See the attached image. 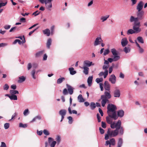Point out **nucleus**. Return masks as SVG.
<instances>
[{
    "label": "nucleus",
    "instance_id": "nucleus-37",
    "mask_svg": "<svg viewBox=\"0 0 147 147\" xmlns=\"http://www.w3.org/2000/svg\"><path fill=\"white\" fill-rule=\"evenodd\" d=\"M90 108L91 109H94L96 107L95 103L94 102H91L90 105Z\"/></svg>",
    "mask_w": 147,
    "mask_h": 147
},
{
    "label": "nucleus",
    "instance_id": "nucleus-35",
    "mask_svg": "<svg viewBox=\"0 0 147 147\" xmlns=\"http://www.w3.org/2000/svg\"><path fill=\"white\" fill-rule=\"evenodd\" d=\"M110 142V146L111 145H112L113 146L115 145L116 143L115 140L113 138H112L109 141Z\"/></svg>",
    "mask_w": 147,
    "mask_h": 147
},
{
    "label": "nucleus",
    "instance_id": "nucleus-14",
    "mask_svg": "<svg viewBox=\"0 0 147 147\" xmlns=\"http://www.w3.org/2000/svg\"><path fill=\"white\" fill-rule=\"evenodd\" d=\"M109 65H105L104 64L103 67L102 69L105 70V75L104 76V78H106L107 76L108 75V71L107 70V69L109 67Z\"/></svg>",
    "mask_w": 147,
    "mask_h": 147
},
{
    "label": "nucleus",
    "instance_id": "nucleus-4",
    "mask_svg": "<svg viewBox=\"0 0 147 147\" xmlns=\"http://www.w3.org/2000/svg\"><path fill=\"white\" fill-rule=\"evenodd\" d=\"M141 25L140 22H134V25L133 26V29L135 31L136 33H138L141 31V29L140 28Z\"/></svg>",
    "mask_w": 147,
    "mask_h": 147
},
{
    "label": "nucleus",
    "instance_id": "nucleus-22",
    "mask_svg": "<svg viewBox=\"0 0 147 147\" xmlns=\"http://www.w3.org/2000/svg\"><path fill=\"white\" fill-rule=\"evenodd\" d=\"M112 118L111 117H106V119L107 123L109 124H111V125L113 124L112 120Z\"/></svg>",
    "mask_w": 147,
    "mask_h": 147
},
{
    "label": "nucleus",
    "instance_id": "nucleus-30",
    "mask_svg": "<svg viewBox=\"0 0 147 147\" xmlns=\"http://www.w3.org/2000/svg\"><path fill=\"white\" fill-rule=\"evenodd\" d=\"M44 53V51H39L36 54L35 56L36 57H38L43 54Z\"/></svg>",
    "mask_w": 147,
    "mask_h": 147
},
{
    "label": "nucleus",
    "instance_id": "nucleus-12",
    "mask_svg": "<svg viewBox=\"0 0 147 147\" xmlns=\"http://www.w3.org/2000/svg\"><path fill=\"white\" fill-rule=\"evenodd\" d=\"M117 114H116V116L117 117L116 119H118V117H122L124 115V111L122 110H120L118 111L117 112Z\"/></svg>",
    "mask_w": 147,
    "mask_h": 147
},
{
    "label": "nucleus",
    "instance_id": "nucleus-40",
    "mask_svg": "<svg viewBox=\"0 0 147 147\" xmlns=\"http://www.w3.org/2000/svg\"><path fill=\"white\" fill-rule=\"evenodd\" d=\"M138 42L141 43H143L144 42L143 39L141 36H139L137 38Z\"/></svg>",
    "mask_w": 147,
    "mask_h": 147
},
{
    "label": "nucleus",
    "instance_id": "nucleus-43",
    "mask_svg": "<svg viewBox=\"0 0 147 147\" xmlns=\"http://www.w3.org/2000/svg\"><path fill=\"white\" fill-rule=\"evenodd\" d=\"M35 73V69L32 70L31 73V74L32 77L33 78L35 79H36V77L34 76Z\"/></svg>",
    "mask_w": 147,
    "mask_h": 147
},
{
    "label": "nucleus",
    "instance_id": "nucleus-64",
    "mask_svg": "<svg viewBox=\"0 0 147 147\" xmlns=\"http://www.w3.org/2000/svg\"><path fill=\"white\" fill-rule=\"evenodd\" d=\"M109 135L107 133V134L105 135V140H107L109 138Z\"/></svg>",
    "mask_w": 147,
    "mask_h": 147
},
{
    "label": "nucleus",
    "instance_id": "nucleus-59",
    "mask_svg": "<svg viewBox=\"0 0 147 147\" xmlns=\"http://www.w3.org/2000/svg\"><path fill=\"white\" fill-rule=\"evenodd\" d=\"M16 28V27H14L12 28L9 30V32H14Z\"/></svg>",
    "mask_w": 147,
    "mask_h": 147
},
{
    "label": "nucleus",
    "instance_id": "nucleus-3",
    "mask_svg": "<svg viewBox=\"0 0 147 147\" xmlns=\"http://www.w3.org/2000/svg\"><path fill=\"white\" fill-rule=\"evenodd\" d=\"M111 98V95L110 93L107 91H105L104 94L101 96V99L102 100L101 102L102 106L104 107L107 102H109V99Z\"/></svg>",
    "mask_w": 147,
    "mask_h": 147
},
{
    "label": "nucleus",
    "instance_id": "nucleus-15",
    "mask_svg": "<svg viewBox=\"0 0 147 147\" xmlns=\"http://www.w3.org/2000/svg\"><path fill=\"white\" fill-rule=\"evenodd\" d=\"M101 41H102L101 37H98L95 39V40L94 45L95 46L98 45L100 43Z\"/></svg>",
    "mask_w": 147,
    "mask_h": 147
},
{
    "label": "nucleus",
    "instance_id": "nucleus-62",
    "mask_svg": "<svg viewBox=\"0 0 147 147\" xmlns=\"http://www.w3.org/2000/svg\"><path fill=\"white\" fill-rule=\"evenodd\" d=\"M10 27H11V26H10V25H5V26H4V28L5 29L7 30V29H8L9 28H10Z\"/></svg>",
    "mask_w": 147,
    "mask_h": 147
},
{
    "label": "nucleus",
    "instance_id": "nucleus-34",
    "mask_svg": "<svg viewBox=\"0 0 147 147\" xmlns=\"http://www.w3.org/2000/svg\"><path fill=\"white\" fill-rule=\"evenodd\" d=\"M10 93L11 95H15V94H19V92L18 91L14 90H10Z\"/></svg>",
    "mask_w": 147,
    "mask_h": 147
},
{
    "label": "nucleus",
    "instance_id": "nucleus-28",
    "mask_svg": "<svg viewBox=\"0 0 147 147\" xmlns=\"http://www.w3.org/2000/svg\"><path fill=\"white\" fill-rule=\"evenodd\" d=\"M93 79V77L92 76H89L87 80L88 85L89 86H90L91 85Z\"/></svg>",
    "mask_w": 147,
    "mask_h": 147
},
{
    "label": "nucleus",
    "instance_id": "nucleus-26",
    "mask_svg": "<svg viewBox=\"0 0 147 147\" xmlns=\"http://www.w3.org/2000/svg\"><path fill=\"white\" fill-rule=\"evenodd\" d=\"M78 99L79 102H83L84 101V100L81 94H80L78 96Z\"/></svg>",
    "mask_w": 147,
    "mask_h": 147
},
{
    "label": "nucleus",
    "instance_id": "nucleus-8",
    "mask_svg": "<svg viewBox=\"0 0 147 147\" xmlns=\"http://www.w3.org/2000/svg\"><path fill=\"white\" fill-rule=\"evenodd\" d=\"M111 51L113 57H117V59H120V56L118 54V52L115 49L113 48L111 49Z\"/></svg>",
    "mask_w": 147,
    "mask_h": 147
},
{
    "label": "nucleus",
    "instance_id": "nucleus-60",
    "mask_svg": "<svg viewBox=\"0 0 147 147\" xmlns=\"http://www.w3.org/2000/svg\"><path fill=\"white\" fill-rule=\"evenodd\" d=\"M102 123V127L104 128H105L106 127V123L103 121L101 122Z\"/></svg>",
    "mask_w": 147,
    "mask_h": 147
},
{
    "label": "nucleus",
    "instance_id": "nucleus-5",
    "mask_svg": "<svg viewBox=\"0 0 147 147\" xmlns=\"http://www.w3.org/2000/svg\"><path fill=\"white\" fill-rule=\"evenodd\" d=\"M107 133L109 135V136L115 137L118 135V133L117 131V130H115L114 131H111L110 129H109L107 131Z\"/></svg>",
    "mask_w": 147,
    "mask_h": 147
},
{
    "label": "nucleus",
    "instance_id": "nucleus-11",
    "mask_svg": "<svg viewBox=\"0 0 147 147\" xmlns=\"http://www.w3.org/2000/svg\"><path fill=\"white\" fill-rule=\"evenodd\" d=\"M109 80L111 83L113 84H115L116 80V78L114 74L111 75L109 79Z\"/></svg>",
    "mask_w": 147,
    "mask_h": 147
},
{
    "label": "nucleus",
    "instance_id": "nucleus-52",
    "mask_svg": "<svg viewBox=\"0 0 147 147\" xmlns=\"http://www.w3.org/2000/svg\"><path fill=\"white\" fill-rule=\"evenodd\" d=\"M43 133L46 136H48L49 134V133L48 131L46 129L44 130Z\"/></svg>",
    "mask_w": 147,
    "mask_h": 147
},
{
    "label": "nucleus",
    "instance_id": "nucleus-27",
    "mask_svg": "<svg viewBox=\"0 0 147 147\" xmlns=\"http://www.w3.org/2000/svg\"><path fill=\"white\" fill-rule=\"evenodd\" d=\"M43 33L46 34L47 36H49L50 35V31L49 29H46L43 30Z\"/></svg>",
    "mask_w": 147,
    "mask_h": 147
},
{
    "label": "nucleus",
    "instance_id": "nucleus-38",
    "mask_svg": "<svg viewBox=\"0 0 147 147\" xmlns=\"http://www.w3.org/2000/svg\"><path fill=\"white\" fill-rule=\"evenodd\" d=\"M9 98L11 100H16L18 99L17 96L16 95H12L9 97Z\"/></svg>",
    "mask_w": 147,
    "mask_h": 147
},
{
    "label": "nucleus",
    "instance_id": "nucleus-31",
    "mask_svg": "<svg viewBox=\"0 0 147 147\" xmlns=\"http://www.w3.org/2000/svg\"><path fill=\"white\" fill-rule=\"evenodd\" d=\"M19 80H18V82L21 83L24 82L25 80V78L24 76H20L19 78Z\"/></svg>",
    "mask_w": 147,
    "mask_h": 147
},
{
    "label": "nucleus",
    "instance_id": "nucleus-23",
    "mask_svg": "<svg viewBox=\"0 0 147 147\" xmlns=\"http://www.w3.org/2000/svg\"><path fill=\"white\" fill-rule=\"evenodd\" d=\"M123 143V140L122 138H119L117 142V147H121Z\"/></svg>",
    "mask_w": 147,
    "mask_h": 147
},
{
    "label": "nucleus",
    "instance_id": "nucleus-44",
    "mask_svg": "<svg viewBox=\"0 0 147 147\" xmlns=\"http://www.w3.org/2000/svg\"><path fill=\"white\" fill-rule=\"evenodd\" d=\"M103 79L102 78H97L96 79V81L97 83H99L100 82H102Z\"/></svg>",
    "mask_w": 147,
    "mask_h": 147
},
{
    "label": "nucleus",
    "instance_id": "nucleus-21",
    "mask_svg": "<svg viewBox=\"0 0 147 147\" xmlns=\"http://www.w3.org/2000/svg\"><path fill=\"white\" fill-rule=\"evenodd\" d=\"M84 69L83 73L85 75H87L88 74L89 68L86 66H84L82 68Z\"/></svg>",
    "mask_w": 147,
    "mask_h": 147
},
{
    "label": "nucleus",
    "instance_id": "nucleus-16",
    "mask_svg": "<svg viewBox=\"0 0 147 147\" xmlns=\"http://www.w3.org/2000/svg\"><path fill=\"white\" fill-rule=\"evenodd\" d=\"M66 86L69 94L70 95L72 94L73 93L74 88L68 84H67Z\"/></svg>",
    "mask_w": 147,
    "mask_h": 147
},
{
    "label": "nucleus",
    "instance_id": "nucleus-46",
    "mask_svg": "<svg viewBox=\"0 0 147 147\" xmlns=\"http://www.w3.org/2000/svg\"><path fill=\"white\" fill-rule=\"evenodd\" d=\"M68 119L69 120V123L71 124L73 122L72 118L71 116H69L67 117Z\"/></svg>",
    "mask_w": 147,
    "mask_h": 147
},
{
    "label": "nucleus",
    "instance_id": "nucleus-51",
    "mask_svg": "<svg viewBox=\"0 0 147 147\" xmlns=\"http://www.w3.org/2000/svg\"><path fill=\"white\" fill-rule=\"evenodd\" d=\"M63 93L64 95H66L68 94L67 90L66 88H65L63 90Z\"/></svg>",
    "mask_w": 147,
    "mask_h": 147
},
{
    "label": "nucleus",
    "instance_id": "nucleus-48",
    "mask_svg": "<svg viewBox=\"0 0 147 147\" xmlns=\"http://www.w3.org/2000/svg\"><path fill=\"white\" fill-rule=\"evenodd\" d=\"M9 126V124L8 123H6L4 125V127L5 129H8Z\"/></svg>",
    "mask_w": 147,
    "mask_h": 147
},
{
    "label": "nucleus",
    "instance_id": "nucleus-63",
    "mask_svg": "<svg viewBox=\"0 0 147 147\" xmlns=\"http://www.w3.org/2000/svg\"><path fill=\"white\" fill-rule=\"evenodd\" d=\"M32 65L31 63H29L28 65V70H30L32 67Z\"/></svg>",
    "mask_w": 147,
    "mask_h": 147
},
{
    "label": "nucleus",
    "instance_id": "nucleus-36",
    "mask_svg": "<svg viewBox=\"0 0 147 147\" xmlns=\"http://www.w3.org/2000/svg\"><path fill=\"white\" fill-rule=\"evenodd\" d=\"M109 15H107L105 16H102L100 18V19L102 20V22H103L109 18Z\"/></svg>",
    "mask_w": 147,
    "mask_h": 147
},
{
    "label": "nucleus",
    "instance_id": "nucleus-32",
    "mask_svg": "<svg viewBox=\"0 0 147 147\" xmlns=\"http://www.w3.org/2000/svg\"><path fill=\"white\" fill-rule=\"evenodd\" d=\"M65 78L64 77H61L60 78L58 79L57 81V83L58 84H60L63 81L65 80Z\"/></svg>",
    "mask_w": 147,
    "mask_h": 147
},
{
    "label": "nucleus",
    "instance_id": "nucleus-53",
    "mask_svg": "<svg viewBox=\"0 0 147 147\" xmlns=\"http://www.w3.org/2000/svg\"><path fill=\"white\" fill-rule=\"evenodd\" d=\"M109 49H106L105 50L104 52L103 55H106L109 54Z\"/></svg>",
    "mask_w": 147,
    "mask_h": 147
},
{
    "label": "nucleus",
    "instance_id": "nucleus-10",
    "mask_svg": "<svg viewBox=\"0 0 147 147\" xmlns=\"http://www.w3.org/2000/svg\"><path fill=\"white\" fill-rule=\"evenodd\" d=\"M66 111L65 109L61 110L59 112V114L61 116V119L60 121L61 122L63 120L64 118V116L66 114Z\"/></svg>",
    "mask_w": 147,
    "mask_h": 147
},
{
    "label": "nucleus",
    "instance_id": "nucleus-1",
    "mask_svg": "<svg viewBox=\"0 0 147 147\" xmlns=\"http://www.w3.org/2000/svg\"><path fill=\"white\" fill-rule=\"evenodd\" d=\"M107 113L109 116L115 120H116L117 117L116 116V106L112 104H109L107 106Z\"/></svg>",
    "mask_w": 147,
    "mask_h": 147
},
{
    "label": "nucleus",
    "instance_id": "nucleus-19",
    "mask_svg": "<svg viewBox=\"0 0 147 147\" xmlns=\"http://www.w3.org/2000/svg\"><path fill=\"white\" fill-rule=\"evenodd\" d=\"M139 20L138 17L136 18H134L133 16H131L130 19V21L131 22H138V20Z\"/></svg>",
    "mask_w": 147,
    "mask_h": 147
},
{
    "label": "nucleus",
    "instance_id": "nucleus-41",
    "mask_svg": "<svg viewBox=\"0 0 147 147\" xmlns=\"http://www.w3.org/2000/svg\"><path fill=\"white\" fill-rule=\"evenodd\" d=\"M135 32H136L135 31H134V30H133L132 29H130L128 30L127 34H132L133 33H135Z\"/></svg>",
    "mask_w": 147,
    "mask_h": 147
},
{
    "label": "nucleus",
    "instance_id": "nucleus-17",
    "mask_svg": "<svg viewBox=\"0 0 147 147\" xmlns=\"http://www.w3.org/2000/svg\"><path fill=\"white\" fill-rule=\"evenodd\" d=\"M128 41L126 38H123L121 41V44L122 46L124 47L126 46L128 44Z\"/></svg>",
    "mask_w": 147,
    "mask_h": 147
},
{
    "label": "nucleus",
    "instance_id": "nucleus-33",
    "mask_svg": "<svg viewBox=\"0 0 147 147\" xmlns=\"http://www.w3.org/2000/svg\"><path fill=\"white\" fill-rule=\"evenodd\" d=\"M68 110L69 113L70 114H71L72 113L75 114H77V111L75 110H73L72 111H71V109L70 107H69L68 109Z\"/></svg>",
    "mask_w": 147,
    "mask_h": 147
},
{
    "label": "nucleus",
    "instance_id": "nucleus-58",
    "mask_svg": "<svg viewBox=\"0 0 147 147\" xmlns=\"http://www.w3.org/2000/svg\"><path fill=\"white\" fill-rule=\"evenodd\" d=\"M0 147H7L5 143L3 142H1V144Z\"/></svg>",
    "mask_w": 147,
    "mask_h": 147
},
{
    "label": "nucleus",
    "instance_id": "nucleus-20",
    "mask_svg": "<svg viewBox=\"0 0 147 147\" xmlns=\"http://www.w3.org/2000/svg\"><path fill=\"white\" fill-rule=\"evenodd\" d=\"M117 57H113V58H109L108 59V60L109 62L111 63L113 61H117L119 59H117Z\"/></svg>",
    "mask_w": 147,
    "mask_h": 147
},
{
    "label": "nucleus",
    "instance_id": "nucleus-24",
    "mask_svg": "<svg viewBox=\"0 0 147 147\" xmlns=\"http://www.w3.org/2000/svg\"><path fill=\"white\" fill-rule=\"evenodd\" d=\"M92 62H90L89 61L86 60L84 62V64L86 66L88 67H90L92 65Z\"/></svg>",
    "mask_w": 147,
    "mask_h": 147
},
{
    "label": "nucleus",
    "instance_id": "nucleus-56",
    "mask_svg": "<svg viewBox=\"0 0 147 147\" xmlns=\"http://www.w3.org/2000/svg\"><path fill=\"white\" fill-rule=\"evenodd\" d=\"M56 143V142L55 141H53L51 144V147H54Z\"/></svg>",
    "mask_w": 147,
    "mask_h": 147
},
{
    "label": "nucleus",
    "instance_id": "nucleus-39",
    "mask_svg": "<svg viewBox=\"0 0 147 147\" xmlns=\"http://www.w3.org/2000/svg\"><path fill=\"white\" fill-rule=\"evenodd\" d=\"M124 51L126 53H127L130 51V48L128 47H126L124 49Z\"/></svg>",
    "mask_w": 147,
    "mask_h": 147
},
{
    "label": "nucleus",
    "instance_id": "nucleus-57",
    "mask_svg": "<svg viewBox=\"0 0 147 147\" xmlns=\"http://www.w3.org/2000/svg\"><path fill=\"white\" fill-rule=\"evenodd\" d=\"M99 129L101 134H103L105 132L104 130L101 127H100L99 128Z\"/></svg>",
    "mask_w": 147,
    "mask_h": 147
},
{
    "label": "nucleus",
    "instance_id": "nucleus-29",
    "mask_svg": "<svg viewBox=\"0 0 147 147\" xmlns=\"http://www.w3.org/2000/svg\"><path fill=\"white\" fill-rule=\"evenodd\" d=\"M74 69L72 67L69 68V70L71 74L73 75L76 73V71L74 70Z\"/></svg>",
    "mask_w": 147,
    "mask_h": 147
},
{
    "label": "nucleus",
    "instance_id": "nucleus-47",
    "mask_svg": "<svg viewBox=\"0 0 147 147\" xmlns=\"http://www.w3.org/2000/svg\"><path fill=\"white\" fill-rule=\"evenodd\" d=\"M56 140L57 141L58 144H59L61 141V137L59 136H57L56 138Z\"/></svg>",
    "mask_w": 147,
    "mask_h": 147
},
{
    "label": "nucleus",
    "instance_id": "nucleus-13",
    "mask_svg": "<svg viewBox=\"0 0 147 147\" xmlns=\"http://www.w3.org/2000/svg\"><path fill=\"white\" fill-rule=\"evenodd\" d=\"M114 96L115 97H119L120 96V92L118 89H116L113 92Z\"/></svg>",
    "mask_w": 147,
    "mask_h": 147
},
{
    "label": "nucleus",
    "instance_id": "nucleus-6",
    "mask_svg": "<svg viewBox=\"0 0 147 147\" xmlns=\"http://www.w3.org/2000/svg\"><path fill=\"white\" fill-rule=\"evenodd\" d=\"M52 0H45V3L47 9L51 10L52 7L51 1Z\"/></svg>",
    "mask_w": 147,
    "mask_h": 147
},
{
    "label": "nucleus",
    "instance_id": "nucleus-61",
    "mask_svg": "<svg viewBox=\"0 0 147 147\" xmlns=\"http://www.w3.org/2000/svg\"><path fill=\"white\" fill-rule=\"evenodd\" d=\"M38 28L35 29L34 30L31 31H30L29 33V35L30 36H31L32 34L34 32V31H35L37 29H38Z\"/></svg>",
    "mask_w": 147,
    "mask_h": 147
},
{
    "label": "nucleus",
    "instance_id": "nucleus-49",
    "mask_svg": "<svg viewBox=\"0 0 147 147\" xmlns=\"http://www.w3.org/2000/svg\"><path fill=\"white\" fill-rule=\"evenodd\" d=\"M3 88L4 90H7L9 88V86L7 84H5Z\"/></svg>",
    "mask_w": 147,
    "mask_h": 147
},
{
    "label": "nucleus",
    "instance_id": "nucleus-18",
    "mask_svg": "<svg viewBox=\"0 0 147 147\" xmlns=\"http://www.w3.org/2000/svg\"><path fill=\"white\" fill-rule=\"evenodd\" d=\"M105 89L106 90L109 91L110 89V85L107 81H105L104 83Z\"/></svg>",
    "mask_w": 147,
    "mask_h": 147
},
{
    "label": "nucleus",
    "instance_id": "nucleus-2",
    "mask_svg": "<svg viewBox=\"0 0 147 147\" xmlns=\"http://www.w3.org/2000/svg\"><path fill=\"white\" fill-rule=\"evenodd\" d=\"M121 123L120 120H119L117 122L115 123L113 122L111 125V127L112 129L116 128L118 134L119 135H122L124 132V129L121 126Z\"/></svg>",
    "mask_w": 147,
    "mask_h": 147
},
{
    "label": "nucleus",
    "instance_id": "nucleus-54",
    "mask_svg": "<svg viewBox=\"0 0 147 147\" xmlns=\"http://www.w3.org/2000/svg\"><path fill=\"white\" fill-rule=\"evenodd\" d=\"M97 118L98 120V122H100L101 121V117L98 113L97 114Z\"/></svg>",
    "mask_w": 147,
    "mask_h": 147
},
{
    "label": "nucleus",
    "instance_id": "nucleus-9",
    "mask_svg": "<svg viewBox=\"0 0 147 147\" xmlns=\"http://www.w3.org/2000/svg\"><path fill=\"white\" fill-rule=\"evenodd\" d=\"M144 5V3L142 1H140L136 7V9L138 11H142Z\"/></svg>",
    "mask_w": 147,
    "mask_h": 147
},
{
    "label": "nucleus",
    "instance_id": "nucleus-42",
    "mask_svg": "<svg viewBox=\"0 0 147 147\" xmlns=\"http://www.w3.org/2000/svg\"><path fill=\"white\" fill-rule=\"evenodd\" d=\"M23 37L24 38V40H22V41H21L20 40L18 39L17 42L18 43V44L19 45H21L22 43L23 44L26 41H25L24 36H23Z\"/></svg>",
    "mask_w": 147,
    "mask_h": 147
},
{
    "label": "nucleus",
    "instance_id": "nucleus-25",
    "mask_svg": "<svg viewBox=\"0 0 147 147\" xmlns=\"http://www.w3.org/2000/svg\"><path fill=\"white\" fill-rule=\"evenodd\" d=\"M52 43V40L51 38H49L47 41L46 43V45L48 49L50 48V46L51 44Z\"/></svg>",
    "mask_w": 147,
    "mask_h": 147
},
{
    "label": "nucleus",
    "instance_id": "nucleus-55",
    "mask_svg": "<svg viewBox=\"0 0 147 147\" xmlns=\"http://www.w3.org/2000/svg\"><path fill=\"white\" fill-rule=\"evenodd\" d=\"M105 71L104 72H101L100 73H99V74H98V75L99 76H104H104L105 75Z\"/></svg>",
    "mask_w": 147,
    "mask_h": 147
},
{
    "label": "nucleus",
    "instance_id": "nucleus-45",
    "mask_svg": "<svg viewBox=\"0 0 147 147\" xmlns=\"http://www.w3.org/2000/svg\"><path fill=\"white\" fill-rule=\"evenodd\" d=\"M19 127L25 128L27 127V125L26 124H23L22 123H20L19 124Z\"/></svg>",
    "mask_w": 147,
    "mask_h": 147
},
{
    "label": "nucleus",
    "instance_id": "nucleus-50",
    "mask_svg": "<svg viewBox=\"0 0 147 147\" xmlns=\"http://www.w3.org/2000/svg\"><path fill=\"white\" fill-rule=\"evenodd\" d=\"M40 13V12L38 11H36L32 13V15L34 16H36L37 15H39Z\"/></svg>",
    "mask_w": 147,
    "mask_h": 147
},
{
    "label": "nucleus",
    "instance_id": "nucleus-7",
    "mask_svg": "<svg viewBox=\"0 0 147 147\" xmlns=\"http://www.w3.org/2000/svg\"><path fill=\"white\" fill-rule=\"evenodd\" d=\"M144 12L143 11H138L137 13V16L138 17L140 20H141L144 19Z\"/></svg>",
    "mask_w": 147,
    "mask_h": 147
}]
</instances>
